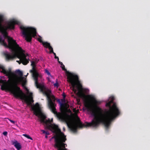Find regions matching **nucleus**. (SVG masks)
I'll return each instance as SVG.
<instances>
[{"instance_id": "19", "label": "nucleus", "mask_w": 150, "mask_h": 150, "mask_svg": "<svg viewBox=\"0 0 150 150\" xmlns=\"http://www.w3.org/2000/svg\"><path fill=\"white\" fill-rule=\"evenodd\" d=\"M3 134L5 136H6L7 134V132L6 131L4 132Z\"/></svg>"}, {"instance_id": "22", "label": "nucleus", "mask_w": 150, "mask_h": 150, "mask_svg": "<svg viewBox=\"0 0 150 150\" xmlns=\"http://www.w3.org/2000/svg\"><path fill=\"white\" fill-rule=\"evenodd\" d=\"M59 63L61 65V66L63 65V64L62 62H61L60 61H59V60L58 61Z\"/></svg>"}, {"instance_id": "15", "label": "nucleus", "mask_w": 150, "mask_h": 150, "mask_svg": "<svg viewBox=\"0 0 150 150\" xmlns=\"http://www.w3.org/2000/svg\"><path fill=\"white\" fill-rule=\"evenodd\" d=\"M41 131L42 132L43 134H45L46 135H49V133L47 131H45L44 130H42Z\"/></svg>"}, {"instance_id": "25", "label": "nucleus", "mask_w": 150, "mask_h": 150, "mask_svg": "<svg viewBox=\"0 0 150 150\" xmlns=\"http://www.w3.org/2000/svg\"><path fill=\"white\" fill-rule=\"evenodd\" d=\"M47 135H46L45 136V137L46 138H47V137H48L47 136Z\"/></svg>"}, {"instance_id": "11", "label": "nucleus", "mask_w": 150, "mask_h": 150, "mask_svg": "<svg viewBox=\"0 0 150 150\" xmlns=\"http://www.w3.org/2000/svg\"><path fill=\"white\" fill-rule=\"evenodd\" d=\"M42 45L45 47L48 48L50 50L53 49L52 47L50 46V43L47 42H44L43 43Z\"/></svg>"}, {"instance_id": "17", "label": "nucleus", "mask_w": 150, "mask_h": 150, "mask_svg": "<svg viewBox=\"0 0 150 150\" xmlns=\"http://www.w3.org/2000/svg\"><path fill=\"white\" fill-rule=\"evenodd\" d=\"M38 40L40 43H42V44H43V42H43L42 39L41 38H38Z\"/></svg>"}, {"instance_id": "24", "label": "nucleus", "mask_w": 150, "mask_h": 150, "mask_svg": "<svg viewBox=\"0 0 150 150\" xmlns=\"http://www.w3.org/2000/svg\"><path fill=\"white\" fill-rule=\"evenodd\" d=\"M61 107H64V105L63 103L61 104Z\"/></svg>"}, {"instance_id": "26", "label": "nucleus", "mask_w": 150, "mask_h": 150, "mask_svg": "<svg viewBox=\"0 0 150 150\" xmlns=\"http://www.w3.org/2000/svg\"><path fill=\"white\" fill-rule=\"evenodd\" d=\"M63 96V97H64V98H65V96H66L65 95H64Z\"/></svg>"}, {"instance_id": "20", "label": "nucleus", "mask_w": 150, "mask_h": 150, "mask_svg": "<svg viewBox=\"0 0 150 150\" xmlns=\"http://www.w3.org/2000/svg\"><path fill=\"white\" fill-rule=\"evenodd\" d=\"M54 85L55 86H57L58 87L59 86V84L57 82L54 84Z\"/></svg>"}, {"instance_id": "21", "label": "nucleus", "mask_w": 150, "mask_h": 150, "mask_svg": "<svg viewBox=\"0 0 150 150\" xmlns=\"http://www.w3.org/2000/svg\"><path fill=\"white\" fill-rule=\"evenodd\" d=\"M8 120L11 123H12L13 124H14L15 123V122L14 121L11 120H10L9 119H8Z\"/></svg>"}, {"instance_id": "23", "label": "nucleus", "mask_w": 150, "mask_h": 150, "mask_svg": "<svg viewBox=\"0 0 150 150\" xmlns=\"http://www.w3.org/2000/svg\"><path fill=\"white\" fill-rule=\"evenodd\" d=\"M54 58L56 59H57L58 61L59 60V57H58L56 55H55V56Z\"/></svg>"}, {"instance_id": "10", "label": "nucleus", "mask_w": 150, "mask_h": 150, "mask_svg": "<svg viewBox=\"0 0 150 150\" xmlns=\"http://www.w3.org/2000/svg\"><path fill=\"white\" fill-rule=\"evenodd\" d=\"M90 97L92 101L95 103V105L100 104L101 103V101L97 100L93 96H90Z\"/></svg>"}, {"instance_id": "2", "label": "nucleus", "mask_w": 150, "mask_h": 150, "mask_svg": "<svg viewBox=\"0 0 150 150\" xmlns=\"http://www.w3.org/2000/svg\"><path fill=\"white\" fill-rule=\"evenodd\" d=\"M31 106L34 114L40 119V121L41 122L45 124L46 127L48 129L56 134L52 138V139L54 138L55 139L54 147L57 148V150H67V149L66 148L67 144L64 143L67 140L66 136L61 132L58 126L54 124H49L48 123H50V121L45 120L46 117L42 112L38 103H36L34 105H32Z\"/></svg>"}, {"instance_id": "13", "label": "nucleus", "mask_w": 150, "mask_h": 150, "mask_svg": "<svg viewBox=\"0 0 150 150\" xmlns=\"http://www.w3.org/2000/svg\"><path fill=\"white\" fill-rule=\"evenodd\" d=\"M0 68L1 69H2V72H3L4 73H6V71H5V69L4 67L2 66L1 65H0Z\"/></svg>"}, {"instance_id": "4", "label": "nucleus", "mask_w": 150, "mask_h": 150, "mask_svg": "<svg viewBox=\"0 0 150 150\" xmlns=\"http://www.w3.org/2000/svg\"><path fill=\"white\" fill-rule=\"evenodd\" d=\"M3 20V16L0 15V43L11 50H15V48H18L19 50H22V49L17 44L16 41L8 36L7 32V30L8 29H14L15 25L18 24L19 22L15 20H12L8 23V26H6L2 25Z\"/></svg>"}, {"instance_id": "27", "label": "nucleus", "mask_w": 150, "mask_h": 150, "mask_svg": "<svg viewBox=\"0 0 150 150\" xmlns=\"http://www.w3.org/2000/svg\"><path fill=\"white\" fill-rule=\"evenodd\" d=\"M27 90H28V89H27Z\"/></svg>"}, {"instance_id": "8", "label": "nucleus", "mask_w": 150, "mask_h": 150, "mask_svg": "<svg viewBox=\"0 0 150 150\" xmlns=\"http://www.w3.org/2000/svg\"><path fill=\"white\" fill-rule=\"evenodd\" d=\"M12 72L13 73V74L12 76V80L11 81V83H14V82H18V84H17V85H18V84L21 83L22 81L23 78L22 77V76L23 75V73L20 70H16V74H17V75H18V76H19L20 77H21V79H20V78L16 80L13 81V76L14 75V74L12 71Z\"/></svg>"}, {"instance_id": "18", "label": "nucleus", "mask_w": 150, "mask_h": 150, "mask_svg": "<svg viewBox=\"0 0 150 150\" xmlns=\"http://www.w3.org/2000/svg\"><path fill=\"white\" fill-rule=\"evenodd\" d=\"M50 53H53L54 55V56H55V55H56V53H55L54 52H53V49H52L50 51Z\"/></svg>"}, {"instance_id": "14", "label": "nucleus", "mask_w": 150, "mask_h": 150, "mask_svg": "<svg viewBox=\"0 0 150 150\" xmlns=\"http://www.w3.org/2000/svg\"><path fill=\"white\" fill-rule=\"evenodd\" d=\"M45 73H46L48 76H52L50 74V72L48 70H47V69H45Z\"/></svg>"}, {"instance_id": "16", "label": "nucleus", "mask_w": 150, "mask_h": 150, "mask_svg": "<svg viewBox=\"0 0 150 150\" xmlns=\"http://www.w3.org/2000/svg\"><path fill=\"white\" fill-rule=\"evenodd\" d=\"M61 67L63 70L64 71H67V70L65 68V66L64 64H63V65L61 66Z\"/></svg>"}, {"instance_id": "1", "label": "nucleus", "mask_w": 150, "mask_h": 150, "mask_svg": "<svg viewBox=\"0 0 150 150\" xmlns=\"http://www.w3.org/2000/svg\"><path fill=\"white\" fill-rule=\"evenodd\" d=\"M110 100L106 103L105 106L109 109L104 111L99 107L92 105L91 101L87 100L85 102V106L88 111L89 112L94 118L91 122H86L83 124L79 118L72 121L68 124L70 130L74 132H77L78 128L92 127L97 128L100 124H103L106 131H108L112 121L119 115L120 112L117 105L114 102L115 98L113 96L110 97Z\"/></svg>"}, {"instance_id": "7", "label": "nucleus", "mask_w": 150, "mask_h": 150, "mask_svg": "<svg viewBox=\"0 0 150 150\" xmlns=\"http://www.w3.org/2000/svg\"><path fill=\"white\" fill-rule=\"evenodd\" d=\"M20 28L25 39L28 42L31 41L32 37H35L36 35V31L35 28L31 27H26L23 25H21Z\"/></svg>"}, {"instance_id": "12", "label": "nucleus", "mask_w": 150, "mask_h": 150, "mask_svg": "<svg viewBox=\"0 0 150 150\" xmlns=\"http://www.w3.org/2000/svg\"><path fill=\"white\" fill-rule=\"evenodd\" d=\"M23 136L27 138L28 139H30L32 140H33V139L29 135H28L26 134H24L23 135Z\"/></svg>"}, {"instance_id": "3", "label": "nucleus", "mask_w": 150, "mask_h": 150, "mask_svg": "<svg viewBox=\"0 0 150 150\" xmlns=\"http://www.w3.org/2000/svg\"><path fill=\"white\" fill-rule=\"evenodd\" d=\"M31 62V65L32 66V69L30 71V72L32 74V76L35 81V86L37 88L40 89V91L43 94L47 96L48 101V106L52 112L59 120H63L64 119L63 114L61 112H57L56 111L55 107L56 104L55 103L56 99L55 97L53 95H51V92L50 90L46 88L44 86L38 83V77L41 78L42 76L39 74L36 70L35 62L33 61H32Z\"/></svg>"}, {"instance_id": "5", "label": "nucleus", "mask_w": 150, "mask_h": 150, "mask_svg": "<svg viewBox=\"0 0 150 150\" xmlns=\"http://www.w3.org/2000/svg\"><path fill=\"white\" fill-rule=\"evenodd\" d=\"M12 50L13 52V54H5L7 60H12L16 57H17L20 59V61H16L19 64L22 63L23 65H26L29 63V59L27 57L23 52L24 51L22 49V50H20L18 48H15V50Z\"/></svg>"}, {"instance_id": "6", "label": "nucleus", "mask_w": 150, "mask_h": 150, "mask_svg": "<svg viewBox=\"0 0 150 150\" xmlns=\"http://www.w3.org/2000/svg\"><path fill=\"white\" fill-rule=\"evenodd\" d=\"M67 79L69 82L72 86V90L75 93L80 97H82L84 96L82 86L79 81L78 76L76 75L71 74L67 76Z\"/></svg>"}, {"instance_id": "9", "label": "nucleus", "mask_w": 150, "mask_h": 150, "mask_svg": "<svg viewBox=\"0 0 150 150\" xmlns=\"http://www.w3.org/2000/svg\"><path fill=\"white\" fill-rule=\"evenodd\" d=\"M12 144L18 150H20L21 148V146L19 143L16 140L15 141L13 142Z\"/></svg>"}]
</instances>
